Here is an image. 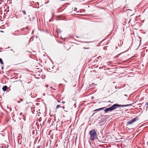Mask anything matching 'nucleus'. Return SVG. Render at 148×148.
<instances>
[{
    "instance_id": "obj_1",
    "label": "nucleus",
    "mask_w": 148,
    "mask_h": 148,
    "mask_svg": "<svg viewBox=\"0 0 148 148\" xmlns=\"http://www.w3.org/2000/svg\"><path fill=\"white\" fill-rule=\"evenodd\" d=\"M90 136V139L92 140H94L96 139L97 135L95 129H93L90 131L89 132Z\"/></svg>"
},
{
    "instance_id": "obj_2",
    "label": "nucleus",
    "mask_w": 148,
    "mask_h": 148,
    "mask_svg": "<svg viewBox=\"0 0 148 148\" xmlns=\"http://www.w3.org/2000/svg\"><path fill=\"white\" fill-rule=\"evenodd\" d=\"M138 119L137 117L133 118L131 119L130 121L127 122V124L130 125L132 124L133 123L138 120Z\"/></svg>"
},
{
    "instance_id": "obj_3",
    "label": "nucleus",
    "mask_w": 148,
    "mask_h": 148,
    "mask_svg": "<svg viewBox=\"0 0 148 148\" xmlns=\"http://www.w3.org/2000/svg\"><path fill=\"white\" fill-rule=\"evenodd\" d=\"M132 104H130L127 105H119L118 104V107H124L126 106H131L132 105Z\"/></svg>"
},
{
    "instance_id": "obj_4",
    "label": "nucleus",
    "mask_w": 148,
    "mask_h": 148,
    "mask_svg": "<svg viewBox=\"0 0 148 148\" xmlns=\"http://www.w3.org/2000/svg\"><path fill=\"white\" fill-rule=\"evenodd\" d=\"M112 110H112V108L111 107V106L110 108H106V109H105L104 110V112H108V111H111Z\"/></svg>"
},
{
    "instance_id": "obj_5",
    "label": "nucleus",
    "mask_w": 148,
    "mask_h": 148,
    "mask_svg": "<svg viewBox=\"0 0 148 148\" xmlns=\"http://www.w3.org/2000/svg\"><path fill=\"white\" fill-rule=\"evenodd\" d=\"M111 106L113 110H115L117 108H118V104H114Z\"/></svg>"
},
{
    "instance_id": "obj_6",
    "label": "nucleus",
    "mask_w": 148,
    "mask_h": 148,
    "mask_svg": "<svg viewBox=\"0 0 148 148\" xmlns=\"http://www.w3.org/2000/svg\"><path fill=\"white\" fill-rule=\"evenodd\" d=\"M7 88L8 87L6 86H3L2 88V90L3 91H5L6 90Z\"/></svg>"
},
{
    "instance_id": "obj_7",
    "label": "nucleus",
    "mask_w": 148,
    "mask_h": 148,
    "mask_svg": "<svg viewBox=\"0 0 148 148\" xmlns=\"http://www.w3.org/2000/svg\"><path fill=\"white\" fill-rule=\"evenodd\" d=\"M105 108V107H103V108H99V109H96V110H95L94 111H99V110H103Z\"/></svg>"
},
{
    "instance_id": "obj_8",
    "label": "nucleus",
    "mask_w": 148,
    "mask_h": 148,
    "mask_svg": "<svg viewBox=\"0 0 148 148\" xmlns=\"http://www.w3.org/2000/svg\"><path fill=\"white\" fill-rule=\"evenodd\" d=\"M39 3L38 2V3H36L35 4V8H39V7H38L37 6V4L38 5H39Z\"/></svg>"
},
{
    "instance_id": "obj_9",
    "label": "nucleus",
    "mask_w": 148,
    "mask_h": 148,
    "mask_svg": "<svg viewBox=\"0 0 148 148\" xmlns=\"http://www.w3.org/2000/svg\"><path fill=\"white\" fill-rule=\"evenodd\" d=\"M0 63L2 64H3V62L1 58H0Z\"/></svg>"
},
{
    "instance_id": "obj_10",
    "label": "nucleus",
    "mask_w": 148,
    "mask_h": 148,
    "mask_svg": "<svg viewBox=\"0 0 148 148\" xmlns=\"http://www.w3.org/2000/svg\"><path fill=\"white\" fill-rule=\"evenodd\" d=\"M61 107L60 105H58L56 107V109H57V108H58L59 107Z\"/></svg>"
},
{
    "instance_id": "obj_11",
    "label": "nucleus",
    "mask_w": 148,
    "mask_h": 148,
    "mask_svg": "<svg viewBox=\"0 0 148 148\" xmlns=\"http://www.w3.org/2000/svg\"><path fill=\"white\" fill-rule=\"evenodd\" d=\"M22 12L24 14H26V11L25 10H23V11H22Z\"/></svg>"
},
{
    "instance_id": "obj_12",
    "label": "nucleus",
    "mask_w": 148,
    "mask_h": 148,
    "mask_svg": "<svg viewBox=\"0 0 148 148\" xmlns=\"http://www.w3.org/2000/svg\"><path fill=\"white\" fill-rule=\"evenodd\" d=\"M102 119H101V121H100V122L101 123L102 122H103L104 121V122H105V121H104V120H102Z\"/></svg>"
},
{
    "instance_id": "obj_13",
    "label": "nucleus",
    "mask_w": 148,
    "mask_h": 148,
    "mask_svg": "<svg viewBox=\"0 0 148 148\" xmlns=\"http://www.w3.org/2000/svg\"><path fill=\"white\" fill-rule=\"evenodd\" d=\"M25 29V28H23L21 29V30L22 31H24Z\"/></svg>"
},
{
    "instance_id": "obj_14",
    "label": "nucleus",
    "mask_w": 148,
    "mask_h": 148,
    "mask_svg": "<svg viewBox=\"0 0 148 148\" xmlns=\"http://www.w3.org/2000/svg\"><path fill=\"white\" fill-rule=\"evenodd\" d=\"M77 10V8H75V9L74 10V11H76Z\"/></svg>"
},
{
    "instance_id": "obj_15",
    "label": "nucleus",
    "mask_w": 148,
    "mask_h": 148,
    "mask_svg": "<svg viewBox=\"0 0 148 148\" xmlns=\"http://www.w3.org/2000/svg\"><path fill=\"white\" fill-rule=\"evenodd\" d=\"M48 86V85H46V87H47Z\"/></svg>"
},
{
    "instance_id": "obj_16",
    "label": "nucleus",
    "mask_w": 148,
    "mask_h": 148,
    "mask_svg": "<svg viewBox=\"0 0 148 148\" xmlns=\"http://www.w3.org/2000/svg\"><path fill=\"white\" fill-rule=\"evenodd\" d=\"M20 101H23V100L21 99H20Z\"/></svg>"
},
{
    "instance_id": "obj_17",
    "label": "nucleus",
    "mask_w": 148,
    "mask_h": 148,
    "mask_svg": "<svg viewBox=\"0 0 148 148\" xmlns=\"http://www.w3.org/2000/svg\"><path fill=\"white\" fill-rule=\"evenodd\" d=\"M50 88H52V89L55 90L54 89V88H52V87H50Z\"/></svg>"
},
{
    "instance_id": "obj_18",
    "label": "nucleus",
    "mask_w": 148,
    "mask_h": 148,
    "mask_svg": "<svg viewBox=\"0 0 148 148\" xmlns=\"http://www.w3.org/2000/svg\"><path fill=\"white\" fill-rule=\"evenodd\" d=\"M16 16V18H18V17H17V16Z\"/></svg>"
},
{
    "instance_id": "obj_19",
    "label": "nucleus",
    "mask_w": 148,
    "mask_h": 148,
    "mask_svg": "<svg viewBox=\"0 0 148 148\" xmlns=\"http://www.w3.org/2000/svg\"><path fill=\"white\" fill-rule=\"evenodd\" d=\"M58 102H59V103L60 102V101L59 100H58Z\"/></svg>"
},
{
    "instance_id": "obj_20",
    "label": "nucleus",
    "mask_w": 148,
    "mask_h": 148,
    "mask_svg": "<svg viewBox=\"0 0 148 148\" xmlns=\"http://www.w3.org/2000/svg\"><path fill=\"white\" fill-rule=\"evenodd\" d=\"M65 103V102L64 101H63L62 102V103Z\"/></svg>"
},
{
    "instance_id": "obj_21",
    "label": "nucleus",
    "mask_w": 148,
    "mask_h": 148,
    "mask_svg": "<svg viewBox=\"0 0 148 148\" xmlns=\"http://www.w3.org/2000/svg\"><path fill=\"white\" fill-rule=\"evenodd\" d=\"M146 105H148V102H147V103H146Z\"/></svg>"
},
{
    "instance_id": "obj_22",
    "label": "nucleus",
    "mask_w": 148,
    "mask_h": 148,
    "mask_svg": "<svg viewBox=\"0 0 148 148\" xmlns=\"http://www.w3.org/2000/svg\"><path fill=\"white\" fill-rule=\"evenodd\" d=\"M0 32H3L2 31H0Z\"/></svg>"
},
{
    "instance_id": "obj_23",
    "label": "nucleus",
    "mask_w": 148,
    "mask_h": 148,
    "mask_svg": "<svg viewBox=\"0 0 148 148\" xmlns=\"http://www.w3.org/2000/svg\"><path fill=\"white\" fill-rule=\"evenodd\" d=\"M1 69H3V67H2Z\"/></svg>"
},
{
    "instance_id": "obj_24",
    "label": "nucleus",
    "mask_w": 148,
    "mask_h": 148,
    "mask_svg": "<svg viewBox=\"0 0 148 148\" xmlns=\"http://www.w3.org/2000/svg\"><path fill=\"white\" fill-rule=\"evenodd\" d=\"M26 29H28V28H27V27H26Z\"/></svg>"
},
{
    "instance_id": "obj_25",
    "label": "nucleus",
    "mask_w": 148,
    "mask_h": 148,
    "mask_svg": "<svg viewBox=\"0 0 148 148\" xmlns=\"http://www.w3.org/2000/svg\"><path fill=\"white\" fill-rule=\"evenodd\" d=\"M19 31V30L16 31V32H17V31Z\"/></svg>"
},
{
    "instance_id": "obj_26",
    "label": "nucleus",
    "mask_w": 148,
    "mask_h": 148,
    "mask_svg": "<svg viewBox=\"0 0 148 148\" xmlns=\"http://www.w3.org/2000/svg\"><path fill=\"white\" fill-rule=\"evenodd\" d=\"M7 108H9L8 106H7Z\"/></svg>"
},
{
    "instance_id": "obj_27",
    "label": "nucleus",
    "mask_w": 148,
    "mask_h": 148,
    "mask_svg": "<svg viewBox=\"0 0 148 148\" xmlns=\"http://www.w3.org/2000/svg\"><path fill=\"white\" fill-rule=\"evenodd\" d=\"M20 102H18V103H20Z\"/></svg>"
},
{
    "instance_id": "obj_28",
    "label": "nucleus",
    "mask_w": 148,
    "mask_h": 148,
    "mask_svg": "<svg viewBox=\"0 0 148 148\" xmlns=\"http://www.w3.org/2000/svg\"><path fill=\"white\" fill-rule=\"evenodd\" d=\"M14 35H15V33H14Z\"/></svg>"
},
{
    "instance_id": "obj_29",
    "label": "nucleus",
    "mask_w": 148,
    "mask_h": 148,
    "mask_svg": "<svg viewBox=\"0 0 148 148\" xmlns=\"http://www.w3.org/2000/svg\"><path fill=\"white\" fill-rule=\"evenodd\" d=\"M117 48V47H116V49Z\"/></svg>"
},
{
    "instance_id": "obj_30",
    "label": "nucleus",
    "mask_w": 148,
    "mask_h": 148,
    "mask_svg": "<svg viewBox=\"0 0 148 148\" xmlns=\"http://www.w3.org/2000/svg\"><path fill=\"white\" fill-rule=\"evenodd\" d=\"M11 51H12V49H11Z\"/></svg>"
},
{
    "instance_id": "obj_31",
    "label": "nucleus",
    "mask_w": 148,
    "mask_h": 148,
    "mask_svg": "<svg viewBox=\"0 0 148 148\" xmlns=\"http://www.w3.org/2000/svg\"><path fill=\"white\" fill-rule=\"evenodd\" d=\"M125 96H127V95H125Z\"/></svg>"
},
{
    "instance_id": "obj_32",
    "label": "nucleus",
    "mask_w": 148,
    "mask_h": 148,
    "mask_svg": "<svg viewBox=\"0 0 148 148\" xmlns=\"http://www.w3.org/2000/svg\"><path fill=\"white\" fill-rule=\"evenodd\" d=\"M121 44H120L121 45Z\"/></svg>"
},
{
    "instance_id": "obj_33",
    "label": "nucleus",
    "mask_w": 148,
    "mask_h": 148,
    "mask_svg": "<svg viewBox=\"0 0 148 148\" xmlns=\"http://www.w3.org/2000/svg\"><path fill=\"white\" fill-rule=\"evenodd\" d=\"M119 47H120V45H119Z\"/></svg>"
},
{
    "instance_id": "obj_34",
    "label": "nucleus",
    "mask_w": 148,
    "mask_h": 148,
    "mask_svg": "<svg viewBox=\"0 0 148 148\" xmlns=\"http://www.w3.org/2000/svg\"><path fill=\"white\" fill-rule=\"evenodd\" d=\"M147 144L148 143V142H147Z\"/></svg>"
}]
</instances>
